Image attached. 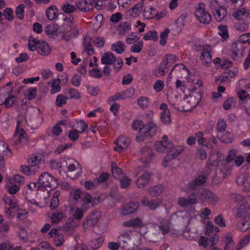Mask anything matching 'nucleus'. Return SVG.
<instances>
[{
	"instance_id": "nucleus-56",
	"label": "nucleus",
	"mask_w": 250,
	"mask_h": 250,
	"mask_svg": "<svg viewBox=\"0 0 250 250\" xmlns=\"http://www.w3.org/2000/svg\"><path fill=\"white\" fill-rule=\"evenodd\" d=\"M2 15L4 16L5 19L8 21H12L14 19L13 11L10 8L5 9Z\"/></svg>"
},
{
	"instance_id": "nucleus-52",
	"label": "nucleus",
	"mask_w": 250,
	"mask_h": 250,
	"mask_svg": "<svg viewBox=\"0 0 250 250\" xmlns=\"http://www.w3.org/2000/svg\"><path fill=\"white\" fill-rule=\"evenodd\" d=\"M68 98L62 94H59L57 96L56 100V105L58 107H61L63 104L66 103V100Z\"/></svg>"
},
{
	"instance_id": "nucleus-2",
	"label": "nucleus",
	"mask_w": 250,
	"mask_h": 250,
	"mask_svg": "<svg viewBox=\"0 0 250 250\" xmlns=\"http://www.w3.org/2000/svg\"><path fill=\"white\" fill-rule=\"evenodd\" d=\"M25 117L22 114H19L17 117V126L14 134V138L11 140V143L18 146L19 144L23 146L28 144L29 141L27 137V134L21 125Z\"/></svg>"
},
{
	"instance_id": "nucleus-25",
	"label": "nucleus",
	"mask_w": 250,
	"mask_h": 250,
	"mask_svg": "<svg viewBox=\"0 0 250 250\" xmlns=\"http://www.w3.org/2000/svg\"><path fill=\"white\" fill-rule=\"evenodd\" d=\"M111 168L112 176L115 179H118L124 177V173L122 172V170L117 167L115 162H112Z\"/></svg>"
},
{
	"instance_id": "nucleus-1",
	"label": "nucleus",
	"mask_w": 250,
	"mask_h": 250,
	"mask_svg": "<svg viewBox=\"0 0 250 250\" xmlns=\"http://www.w3.org/2000/svg\"><path fill=\"white\" fill-rule=\"evenodd\" d=\"M56 19L63 21V24L59 28V34H62L63 40L68 41L70 37L78 35L79 32L73 22V17L67 18L63 13H61L58 14Z\"/></svg>"
},
{
	"instance_id": "nucleus-29",
	"label": "nucleus",
	"mask_w": 250,
	"mask_h": 250,
	"mask_svg": "<svg viewBox=\"0 0 250 250\" xmlns=\"http://www.w3.org/2000/svg\"><path fill=\"white\" fill-rule=\"evenodd\" d=\"M144 206H147L149 209L154 210L159 205V202L157 199L148 200L147 198H145L141 202Z\"/></svg>"
},
{
	"instance_id": "nucleus-60",
	"label": "nucleus",
	"mask_w": 250,
	"mask_h": 250,
	"mask_svg": "<svg viewBox=\"0 0 250 250\" xmlns=\"http://www.w3.org/2000/svg\"><path fill=\"white\" fill-rule=\"evenodd\" d=\"M76 6L78 9L82 12H86L87 10L91 9V8L86 7L84 0H81L76 2Z\"/></svg>"
},
{
	"instance_id": "nucleus-6",
	"label": "nucleus",
	"mask_w": 250,
	"mask_h": 250,
	"mask_svg": "<svg viewBox=\"0 0 250 250\" xmlns=\"http://www.w3.org/2000/svg\"><path fill=\"white\" fill-rule=\"evenodd\" d=\"M101 63L103 64H113L116 72H118L123 65V61L121 58H116L111 52H107L104 54L101 58Z\"/></svg>"
},
{
	"instance_id": "nucleus-12",
	"label": "nucleus",
	"mask_w": 250,
	"mask_h": 250,
	"mask_svg": "<svg viewBox=\"0 0 250 250\" xmlns=\"http://www.w3.org/2000/svg\"><path fill=\"white\" fill-rule=\"evenodd\" d=\"M44 31L49 38L56 39L58 37V33H59V25L54 23L49 24L45 28Z\"/></svg>"
},
{
	"instance_id": "nucleus-45",
	"label": "nucleus",
	"mask_w": 250,
	"mask_h": 250,
	"mask_svg": "<svg viewBox=\"0 0 250 250\" xmlns=\"http://www.w3.org/2000/svg\"><path fill=\"white\" fill-rule=\"evenodd\" d=\"M73 219H69L68 221L63 226L62 229L63 231L69 233H72L75 229L74 226L72 224Z\"/></svg>"
},
{
	"instance_id": "nucleus-5",
	"label": "nucleus",
	"mask_w": 250,
	"mask_h": 250,
	"mask_svg": "<svg viewBox=\"0 0 250 250\" xmlns=\"http://www.w3.org/2000/svg\"><path fill=\"white\" fill-rule=\"evenodd\" d=\"M37 184L38 188L42 187L46 188L47 190H52L56 188L58 185L57 179L47 172H43L41 174Z\"/></svg>"
},
{
	"instance_id": "nucleus-47",
	"label": "nucleus",
	"mask_w": 250,
	"mask_h": 250,
	"mask_svg": "<svg viewBox=\"0 0 250 250\" xmlns=\"http://www.w3.org/2000/svg\"><path fill=\"white\" fill-rule=\"evenodd\" d=\"M149 99L146 97L141 96L137 100V104L142 108H146L148 106Z\"/></svg>"
},
{
	"instance_id": "nucleus-34",
	"label": "nucleus",
	"mask_w": 250,
	"mask_h": 250,
	"mask_svg": "<svg viewBox=\"0 0 250 250\" xmlns=\"http://www.w3.org/2000/svg\"><path fill=\"white\" fill-rule=\"evenodd\" d=\"M143 3H139L136 4L133 7L127 11V13L132 17H136L138 16L143 9Z\"/></svg>"
},
{
	"instance_id": "nucleus-57",
	"label": "nucleus",
	"mask_w": 250,
	"mask_h": 250,
	"mask_svg": "<svg viewBox=\"0 0 250 250\" xmlns=\"http://www.w3.org/2000/svg\"><path fill=\"white\" fill-rule=\"evenodd\" d=\"M219 33L218 34L224 39H228L229 37V33L227 26L223 25L218 26Z\"/></svg>"
},
{
	"instance_id": "nucleus-23",
	"label": "nucleus",
	"mask_w": 250,
	"mask_h": 250,
	"mask_svg": "<svg viewBox=\"0 0 250 250\" xmlns=\"http://www.w3.org/2000/svg\"><path fill=\"white\" fill-rule=\"evenodd\" d=\"M172 146V144L170 142H167L166 141H158L155 145V149L159 152H162L163 151L167 150L168 148Z\"/></svg>"
},
{
	"instance_id": "nucleus-59",
	"label": "nucleus",
	"mask_w": 250,
	"mask_h": 250,
	"mask_svg": "<svg viewBox=\"0 0 250 250\" xmlns=\"http://www.w3.org/2000/svg\"><path fill=\"white\" fill-rule=\"evenodd\" d=\"M77 125L76 128L78 129L77 130L79 133L83 132L88 128L87 124L82 120L78 121L77 122Z\"/></svg>"
},
{
	"instance_id": "nucleus-3",
	"label": "nucleus",
	"mask_w": 250,
	"mask_h": 250,
	"mask_svg": "<svg viewBox=\"0 0 250 250\" xmlns=\"http://www.w3.org/2000/svg\"><path fill=\"white\" fill-rule=\"evenodd\" d=\"M158 126L152 121H149L137 133L136 139L137 142H141L145 139H149L154 136L157 133Z\"/></svg>"
},
{
	"instance_id": "nucleus-63",
	"label": "nucleus",
	"mask_w": 250,
	"mask_h": 250,
	"mask_svg": "<svg viewBox=\"0 0 250 250\" xmlns=\"http://www.w3.org/2000/svg\"><path fill=\"white\" fill-rule=\"evenodd\" d=\"M239 42L245 43L248 42L250 43V33L243 34L239 37Z\"/></svg>"
},
{
	"instance_id": "nucleus-64",
	"label": "nucleus",
	"mask_w": 250,
	"mask_h": 250,
	"mask_svg": "<svg viewBox=\"0 0 250 250\" xmlns=\"http://www.w3.org/2000/svg\"><path fill=\"white\" fill-rule=\"evenodd\" d=\"M120 181V187L121 188H126L130 185V179L127 177H124L118 179Z\"/></svg>"
},
{
	"instance_id": "nucleus-42",
	"label": "nucleus",
	"mask_w": 250,
	"mask_h": 250,
	"mask_svg": "<svg viewBox=\"0 0 250 250\" xmlns=\"http://www.w3.org/2000/svg\"><path fill=\"white\" fill-rule=\"evenodd\" d=\"M143 38L145 40H152L154 41L158 40L157 32L154 30H151L146 33Z\"/></svg>"
},
{
	"instance_id": "nucleus-16",
	"label": "nucleus",
	"mask_w": 250,
	"mask_h": 250,
	"mask_svg": "<svg viewBox=\"0 0 250 250\" xmlns=\"http://www.w3.org/2000/svg\"><path fill=\"white\" fill-rule=\"evenodd\" d=\"M208 48H204L201 53V60L204 65L208 67L212 61L211 56Z\"/></svg>"
},
{
	"instance_id": "nucleus-39",
	"label": "nucleus",
	"mask_w": 250,
	"mask_h": 250,
	"mask_svg": "<svg viewBox=\"0 0 250 250\" xmlns=\"http://www.w3.org/2000/svg\"><path fill=\"white\" fill-rule=\"evenodd\" d=\"M183 150V149L182 146H173V145H172V146L168 148L167 152H168L171 155H173L175 158H176L182 153Z\"/></svg>"
},
{
	"instance_id": "nucleus-22",
	"label": "nucleus",
	"mask_w": 250,
	"mask_h": 250,
	"mask_svg": "<svg viewBox=\"0 0 250 250\" xmlns=\"http://www.w3.org/2000/svg\"><path fill=\"white\" fill-rule=\"evenodd\" d=\"M158 227L159 228V233H161L163 235H165L170 232V223L167 220H163L161 221L160 222V224L158 225Z\"/></svg>"
},
{
	"instance_id": "nucleus-44",
	"label": "nucleus",
	"mask_w": 250,
	"mask_h": 250,
	"mask_svg": "<svg viewBox=\"0 0 250 250\" xmlns=\"http://www.w3.org/2000/svg\"><path fill=\"white\" fill-rule=\"evenodd\" d=\"M20 170L25 174L30 176L35 174L36 172L35 171V169L31 167L29 165H22L21 166Z\"/></svg>"
},
{
	"instance_id": "nucleus-14",
	"label": "nucleus",
	"mask_w": 250,
	"mask_h": 250,
	"mask_svg": "<svg viewBox=\"0 0 250 250\" xmlns=\"http://www.w3.org/2000/svg\"><path fill=\"white\" fill-rule=\"evenodd\" d=\"M149 180V173L147 171H145L136 180V185L139 188H143L148 184Z\"/></svg>"
},
{
	"instance_id": "nucleus-27",
	"label": "nucleus",
	"mask_w": 250,
	"mask_h": 250,
	"mask_svg": "<svg viewBox=\"0 0 250 250\" xmlns=\"http://www.w3.org/2000/svg\"><path fill=\"white\" fill-rule=\"evenodd\" d=\"M98 221V218L95 215H90L83 221V226L84 228L87 229L96 225Z\"/></svg>"
},
{
	"instance_id": "nucleus-53",
	"label": "nucleus",
	"mask_w": 250,
	"mask_h": 250,
	"mask_svg": "<svg viewBox=\"0 0 250 250\" xmlns=\"http://www.w3.org/2000/svg\"><path fill=\"white\" fill-rule=\"evenodd\" d=\"M170 32V30L168 28H166L160 34V44L161 45H165L166 43V40L167 38L168 34Z\"/></svg>"
},
{
	"instance_id": "nucleus-24",
	"label": "nucleus",
	"mask_w": 250,
	"mask_h": 250,
	"mask_svg": "<svg viewBox=\"0 0 250 250\" xmlns=\"http://www.w3.org/2000/svg\"><path fill=\"white\" fill-rule=\"evenodd\" d=\"M236 218H241L244 219H250V213L249 212L248 209L246 208L245 207L241 205L237 210V212L235 215Z\"/></svg>"
},
{
	"instance_id": "nucleus-35",
	"label": "nucleus",
	"mask_w": 250,
	"mask_h": 250,
	"mask_svg": "<svg viewBox=\"0 0 250 250\" xmlns=\"http://www.w3.org/2000/svg\"><path fill=\"white\" fill-rule=\"evenodd\" d=\"M125 48V46L124 43L122 41H117L111 46V49L118 54H122L123 53Z\"/></svg>"
},
{
	"instance_id": "nucleus-15",
	"label": "nucleus",
	"mask_w": 250,
	"mask_h": 250,
	"mask_svg": "<svg viewBox=\"0 0 250 250\" xmlns=\"http://www.w3.org/2000/svg\"><path fill=\"white\" fill-rule=\"evenodd\" d=\"M82 203V209L84 210H87L89 208L93 207L92 204V196L89 194L83 192L82 195H81V200H80Z\"/></svg>"
},
{
	"instance_id": "nucleus-8",
	"label": "nucleus",
	"mask_w": 250,
	"mask_h": 250,
	"mask_svg": "<svg viewBox=\"0 0 250 250\" xmlns=\"http://www.w3.org/2000/svg\"><path fill=\"white\" fill-rule=\"evenodd\" d=\"M244 48L241 44L239 42H234L231 45V58L235 60H238L243 56Z\"/></svg>"
},
{
	"instance_id": "nucleus-30",
	"label": "nucleus",
	"mask_w": 250,
	"mask_h": 250,
	"mask_svg": "<svg viewBox=\"0 0 250 250\" xmlns=\"http://www.w3.org/2000/svg\"><path fill=\"white\" fill-rule=\"evenodd\" d=\"M13 88H11L6 91V93L8 95V97L4 100V102L2 104L4 105V106L6 108H9L11 107L14 104L13 99L15 98V96H14L13 93Z\"/></svg>"
},
{
	"instance_id": "nucleus-46",
	"label": "nucleus",
	"mask_w": 250,
	"mask_h": 250,
	"mask_svg": "<svg viewBox=\"0 0 250 250\" xmlns=\"http://www.w3.org/2000/svg\"><path fill=\"white\" fill-rule=\"evenodd\" d=\"M60 83V80L59 79H55L53 81L50 91L52 94H54L60 91L61 86Z\"/></svg>"
},
{
	"instance_id": "nucleus-49",
	"label": "nucleus",
	"mask_w": 250,
	"mask_h": 250,
	"mask_svg": "<svg viewBox=\"0 0 250 250\" xmlns=\"http://www.w3.org/2000/svg\"><path fill=\"white\" fill-rule=\"evenodd\" d=\"M241 223L238 225V229L242 231L247 230L250 226V219H241Z\"/></svg>"
},
{
	"instance_id": "nucleus-19",
	"label": "nucleus",
	"mask_w": 250,
	"mask_h": 250,
	"mask_svg": "<svg viewBox=\"0 0 250 250\" xmlns=\"http://www.w3.org/2000/svg\"><path fill=\"white\" fill-rule=\"evenodd\" d=\"M178 60V58L175 55L167 54L163 58V62H161L164 65V68H168L171 67Z\"/></svg>"
},
{
	"instance_id": "nucleus-13",
	"label": "nucleus",
	"mask_w": 250,
	"mask_h": 250,
	"mask_svg": "<svg viewBox=\"0 0 250 250\" xmlns=\"http://www.w3.org/2000/svg\"><path fill=\"white\" fill-rule=\"evenodd\" d=\"M138 202H130L124 205L121 210V213L123 215H126L134 212L139 207Z\"/></svg>"
},
{
	"instance_id": "nucleus-40",
	"label": "nucleus",
	"mask_w": 250,
	"mask_h": 250,
	"mask_svg": "<svg viewBox=\"0 0 250 250\" xmlns=\"http://www.w3.org/2000/svg\"><path fill=\"white\" fill-rule=\"evenodd\" d=\"M170 112L169 110L163 111L161 113L160 118L161 122L165 125H169L171 123Z\"/></svg>"
},
{
	"instance_id": "nucleus-9",
	"label": "nucleus",
	"mask_w": 250,
	"mask_h": 250,
	"mask_svg": "<svg viewBox=\"0 0 250 250\" xmlns=\"http://www.w3.org/2000/svg\"><path fill=\"white\" fill-rule=\"evenodd\" d=\"M11 151L9 149L8 145L4 142H0V167L2 168L4 167V159L9 154L11 155Z\"/></svg>"
},
{
	"instance_id": "nucleus-62",
	"label": "nucleus",
	"mask_w": 250,
	"mask_h": 250,
	"mask_svg": "<svg viewBox=\"0 0 250 250\" xmlns=\"http://www.w3.org/2000/svg\"><path fill=\"white\" fill-rule=\"evenodd\" d=\"M227 127L226 122L223 119L218 120L216 128L218 132H222L225 131Z\"/></svg>"
},
{
	"instance_id": "nucleus-17",
	"label": "nucleus",
	"mask_w": 250,
	"mask_h": 250,
	"mask_svg": "<svg viewBox=\"0 0 250 250\" xmlns=\"http://www.w3.org/2000/svg\"><path fill=\"white\" fill-rule=\"evenodd\" d=\"M41 162V158L40 156L37 155H32L28 159V164L33 169H35V171L37 172L39 171L40 167L39 165Z\"/></svg>"
},
{
	"instance_id": "nucleus-20",
	"label": "nucleus",
	"mask_w": 250,
	"mask_h": 250,
	"mask_svg": "<svg viewBox=\"0 0 250 250\" xmlns=\"http://www.w3.org/2000/svg\"><path fill=\"white\" fill-rule=\"evenodd\" d=\"M38 51L42 55L45 56L50 54L51 49L49 44L45 41H41L37 48Z\"/></svg>"
},
{
	"instance_id": "nucleus-43",
	"label": "nucleus",
	"mask_w": 250,
	"mask_h": 250,
	"mask_svg": "<svg viewBox=\"0 0 250 250\" xmlns=\"http://www.w3.org/2000/svg\"><path fill=\"white\" fill-rule=\"evenodd\" d=\"M127 98L128 96L125 95V92L122 91L121 92H117L115 95L110 97L108 99V102H114L118 100H124Z\"/></svg>"
},
{
	"instance_id": "nucleus-4",
	"label": "nucleus",
	"mask_w": 250,
	"mask_h": 250,
	"mask_svg": "<svg viewBox=\"0 0 250 250\" xmlns=\"http://www.w3.org/2000/svg\"><path fill=\"white\" fill-rule=\"evenodd\" d=\"M213 165L211 164L210 161H208L204 169V174L197 176L194 181L188 184V188L189 189L194 190L198 188V187L203 185L206 182L208 176L212 173V168Z\"/></svg>"
},
{
	"instance_id": "nucleus-18",
	"label": "nucleus",
	"mask_w": 250,
	"mask_h": 250,
	"mask_svg": "<svg viewBox=\"0 0 250 250\" xmlns=\"http://www.w3.org/2000/svg\"><path fill=\"white\" fill-rule=\"evenodd\" d=\"M249 177V174L248 172L244 171L241 173L237 177L236 180L237 184L238 186H244V190L245 191H249L250 189L247 187V186H245L248 181V179Z\"/></svg>"
},
{
	"instance_id": "nucleus-61",
	"label": "nucleus",
	"mask_w": 250,
	"mask_h": 250,
	"mask_svg": "<svg viewBox=\"0 0 250 250\" xmlns=\"http://www.w3.org/2000/svg\"><path fill=\"white\" fill-rule=\"evenodd\" d=\"M143 46V41H139L137 43L134 44L131 46L130 50L132 52L139 53L142 50Z\"/></svg>"
},
{
	"instance_id": "nucleus-36",
	"label": "nucleus",
	"mask_w": 250,
	"mask_h": 250,
	"mask_svg": "<svg viewBox=\"0 0 250 250\" xmlns=\"http://www.w3.org/2000/svg\"><path fill=\"white\" fill-rule=\"evenodd\" d=\"M163 188L160 186H155L148 188V192L153 197L159 196L163 192Z\"/></svg>"
},
{
	"instance_id": "nucleus-50",
	"label": "nucleus",
	"mask_w": 250,
	"mask_h": 250,
	"mask_svg": "<svg viewBox=\"0 0 250 250\" xmlns=\"http://www.w3.org/2000/svg\"><path fill=\"white\" fill-rule=\"evenodd\" d=\"M83 192L80 189L74 190L70 192V198L72 199L75 202H78L79 199L81 200V195Z\"/></svg>"
},
{
	"instance_id": "nucleus-31",
	"label": "nucleus",
	"mask_w": 250,
	"mask_h": 250,
	"mask_svg": "<svg viewBox=\"0 0 250 250\" xmlns=\"http://www.w3.org/2000/svg\"><path fill=\"white\" fill-rule=\"evenodd\" d=\"M140 153L144 155V158L146 159L145 162L146 163H149L153 156L151 149L146 146L142 148L140 150Z\"/></svg>"
},
{
	"instance_id": "nucleus-41",
	"label": "nucleus",
	"mask_w": 250,
	"mask_h": 250,
	"mask_svg": "<svg viewBox=\"0 0 250 250\" xmlns=\"http://www.w3.org/2000/svg\"><path fill=\"white\" fill-rule=\"evenodd\" d=\"M104 240V239L102 237L92 240L89 245L92 250H96L99 248L102 245Z\"/></svg>"
},
{
	"instance_id": "nucleus-7",
	"label": "nucleus",
	"mask_w": 250,
	"mask_h": 250,
	"mask_svg": "<svg viewBox=\"0 0 250 250\" xmlns=\"http://www.w3.org/2000/svg\"><path fill=\"white\" fill-rule=\"evenodd\" d=\"M197 19L202 23L208 24L211 21L210 14L205 10V5L203 3L198 4L195 12Z\"/></svg>"
},
{
	"instance_id": "nucleus-21",
	"label": "nucleus",
	"mask_w": 250,
	"mask_h": 250,
	"mask_svg": "<svg viewBox=\"0 0 250 250\" xmlns=\"http://www.w3.org/2000/svg\"><path fill=\"white\" fill-rule=\"evenodd\" d=\"M194 101V99L192 98H190L189 100L184 99L181 101V104L183 106L181 107V110L187 112L195 108L197 105V103L196 104H193Z\"/></svg>"
},
{
	"instance_id": "nucleus-58",
	"label": "nucleus",
	"mask_w": 250,
	"mask_h": 250,
	"mask_svg": "<svg viewBox=\"0 0 250 250\" xmlns=\"http://www.w3.org/2000/svg\"><path fill=\"white\" fill-rule=\"evenodd\" d=\"M97 182L96 180L93 181H86L84 182L83 186L84 188L87 190L94 189L98 186Z\"/></svg>"
},
{
	"instance_id": "nucleus-54",
	"label": "nucleus",
	"mask_w": 250,
	"mask_h": 250,
	"mask_svg": "<svg viewBox=\"0 0 250 250\" xmlns=\"http://www.w3.org/2000/svg\"><path fill=\"white\" fill-rule=\"evenodd\" d=\"M234 27L237 30L245 31L248 29L249 24L248 22L245 21H239L235 23Z\"/></svg>"
},
{
	"instance_id": "nucleus-38",
	"label": "nucleus",
	"mask_w": 250,
	"mask_h": 250,
	"mask_svg": "<svg viewBox=\"0 0 250 250\" xmlns=\"http://www.w3.org/2000/svg\"><path fill=\"white\" fill-rule=\"evenodd\" d=\"M250 242V233L242 238L236 247V250H240Z\"/></svg>"
},
{
	"instance_id": "nucleus-26",
	"label": "nucleus",
	"mask_w": 250,
	"mask_h": 250,
	"mask_svg": "<svg viewBox=\"0 0 250 250\" xmlns=\"http://www.w3.org/2000/svg\"><path fill=\"white\" fill-rule=\"evenodd\" d=\"M215 11V13H214V16L215 19L218 21H221L227 14V9L224 6L219 7V8Z\"/></svg>"
},
{
	"instance_id": "nucleus-32",
	"label": "nucleus",
	"mask_w": 250,
	"mask_h": 250,
	"mask_svg": "<svg viewBox=\"0 0 250 250\" xmlns=\"http://www.w3.org/2000/svg\"><path fill=\"white\" fill-rule=\"evenodd\" d=\"M58 9L55 5H51L48 7L46 10V15L48 20H53L56 19L58 15Z\"/></svg>"
},
{
	"instance_id": "nucleus-33",
	"label": "nucleus",
	"mask_w": 250,
	"mask_h": 250,
	"mask_svg": "<svg viewBox=\"0 0 250 250\" xmlns=\"http://www.w3.org/2000/svg\"><path fill=\"white\" fill-rule=\"evenodd\" d=\"M196 202L197 200L195 198L181 197L179 198L178 204L182 207H186L189 205L194 204Z\"/></svg>"
},
{
	"instance_id": "nucleus-48",
	"label": "nucleus",
	"mask_w": 250,
	"mask_h": 250,
	"mask_svg": "<svg viewBox=\"0 0 250 250\" xmlns=\"http://www.w3.org/2000/svg\"><path fill=\"white\" fill-rule=\"evenodd\" d=\"M221 142L224 143L228 144L232 142V136L229 132H226L219 137L217 136Z\"/></svg>"
},
{
	"instance_id": "nucleus-51",
	"label": "nucleus",
	"mask_w": 250,
	"mask_h": 250,
	"mask_svg": "<svg viewBox=\"0 0 250 250\" xmlns=\"http://www.w3.org/2000/svg\"><path fill=\"white\" fill-rule=\"evenodd\" d=\"M67 94L69 95L68 99H79L81 98L79 92L74 88H69L67 91Z\"/></svg>"
},
{
	"instance_id": "nucleus-28",
	"label": "nucleus",
	"mask_w": 250,
	"mask_h": 250,
	"mask_svg": "<svg viewBox=\"0 0 250 250\" xmlns=\"http://www.w3.org/2000/svg\"><path fill=\"white\" fill-rule=\"evenodd\" d=\"M131 30V24L127 22H121L118 27V34L124 36Z\"/></svg>"
},
{
	"instance_id": "nucleus-10",
	"label": "nucleus",
	"mask_w": 250,
	"mask_h": 250,
	"mask_svg": "<svg viewBox=\"0 0 250 250\" xmlns=\"http://www.w3.org/2000/svg\"><path fill=\"white\" fill-rule=\"evenodd\" d=\"M130 143V140L125 136H120L115 141L116 146L114 147L115 151L119 152H122L124 149L127 147Z\"/></svg>"
},
{
	"instance_id": "nucleus-55",
	"label": "nucleus",
	"mask_w": 250,
	"mask_h": 250,
	"mask_svg": "<svg viewBox=\"0 0 250 250\" xmlns=\"http://www.w3.org/2000/svg\"><path fill=\"white\" fill-rule=\"evenodd\" d=\"M25 5L24 4H20L16 9V14L18 18L20 20H22L24 17V8Z\"/></svg>"
},
{
	"instance_id": "nucleus-37",
	"label": "nucleus",
	"mask_w": 250,
	"mask_h": 250,
	"mask_svg": "<svg viewBox=\"0 0 250 250\" xmlns=\"http://www.w3.org/2000/svg\"><path fill=\"white\" fill-rule=\"evenodd\" d=\"M41 41L36 39L30 36L29 38L28 46L29 49L32 51H34L37 49L39 43Z\"/></svg>"
},
{
	"instance_id": "nucleus-11",
	"label": "nucleus",
	"mask_w": 250,
	"mask_h": 250,
	"mask_svg": "<svg viewBox=\"0 0 250 250\" xmlns=\"http://www.w3.org/2000/svg\"><path fill=\"white\" fill-rule=\"evenodd\" d=\"M201 197L205 201L212 205H215L218 201L217 195L209 190H204Z\"/></svg>"
}]
</instances>
